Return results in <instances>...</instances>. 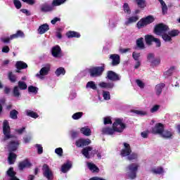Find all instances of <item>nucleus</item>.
Instances as JSON below:
<instances>
[{
    "instance_id": "nucleus-59",
    "label": "nucleus",
    "mask_w": 180,
    "mask_h": 180,
    "mask_svg": "<svg viewBox=\"0 0 180 180\" xmlns=\"http://www.w3.org/2000/svg\"><path fill=\"white\" fill-rule=\"evenodd\" d=\"M35 148H37V153L39 154H43V146L41 144H36Z\"/></svg>"
},
{
    "instance_id": "nucleus-12",
    "label": "nucleus",
    "mask_w": 180,
    "mask_h": 180,
    "mask_svg": "<svg viewBox=\"0 0 180 180\" xmlns=\"http://www.w3.org/2000/svg\"><path fill=\"white\" fill-rule=\"evenodd\" d=\"M107 78L108 79H110V81H120V79L119 75L112 70L107 72Z\"/></svg>"
},
{
    "instance_id": "nucleus-26",
    "label": "nucleus",
    "mask_w": 180,
    "mask_h": 180,
    "mask_svg": "<svg viewBox=\"0 0 180 180\" xmlns=\"http://www.w3.org/2000/svg\"><path fill=\"white\" fill-rule=\"evenodd\" d=\"M122 11L126 15H131V8H130V6L127 3H124Z\"/></svg>"
},
{
    "instance_id": "nucleus-21",
    "label": "nucleus",
    "mask_w": 180,
    "mask_h": 180,
    "mask_svg": "<svg viewBox=\"0 0 180 180\" xmlns=\"http://www.w3.org/2000/svg\"><path fill=\"white\" fill-rule=\"evenodd\" d=\"M30 165H32L30 162H29L27 160H25L19 163L18 168L19 169L22 170L25 169V168H29Z\"/></svg>"
},
{
    "instance_id": "nucleus-29",
    "label": "nucleus",
    "mask_w": 180,
    "mask_h": 180,
    "mask_svg": "<svg viewBox=\"0 0 180 180\" xmlns=\"http://www.w3.org/2000/svg\"><path fill=\"white\" fill-rule=\"evenodd\" d=\"M7 175L10 176V180H19V179L16 178L15 175H16V173L13 171V169L12 167L9 168L7 171Z\"/></svg>"
},
{
    "instance_id": "nucleus-46",
    "label": "nucleus",
    "mask_w": 180,
    "mask_h": 180,
    "mask_svg": "<svg viewBox=\"0 0 180 180\" xmlns=\"http://www.w3.org/2000/svg\"><path fill=\"white\" fill-rule=\"evenodd\" d=\"M103 98L104 101L110 100V93L108 91H103Z\"/></svg>"
},
{
    "instance_id": "nucleus-5",
    "label": "nucleus",
    "mask_w": 180,
    "mask_h": 180,
    "mask_svg": "<svg viewBox=\"0 0 180 180\" xmlns=\"http://www.w3.org/2000/svg\"><path fill=\"white\" fill-rule=\"evenodd\" d=\"M155 19L153 15H148L146 18H141L136 24L137 29H143V27H146L147 25H150V23H153Z\"/></svg>"
},
{
    "instance_id": "nucleus-39",
    "label": "nucleus",
    "mask_w": 180,
    "mask_h": 180,
    "mask_svg": "<svg viewBox=\"0 0 180 180\" xmlns=\"http://www.w3.org/2000/svg\"><path fill=\"white\" fill-rule=\"evenodd\" d=\"M154 39H155V37H154L153 35L148 34L145 36V41L148 46H150L151 43L154 41Z\"/></svg>"
},
{
    "instance_id": "nucleus-16",
    "label": "nucleus",
    "mask_w": 180,
    "mask_h": 180,
    "mask_svg": "<svg viewBox=\"0 0 180 180\" xmlns=\"http://www.w3.org/2000/svg\"><path fill=\"white\" fill-rule=\"evenodd\" d=\"M139 19V18L138 15L131 16L126 19L124 24L125 26H130V25H133V23H136V22H137Z\"/></svg>"
},
{
    "instance_id": "nucleus-42",
    "label": "nucleus",
    "mask_w": 180,
    "mask_h": 180,
    "mask_svg": "<svg viewBox=\"0 0 180 180\" xmlns=\"http://www.w3.org/2000/svg\"><path fill=\"white\" fill-rule=\"evenodd\" d=\"M139 8H146V0H134Z\"/></svg>"
},
{
    "instance_id": "nucleus-41",
    "label": "nucleus",
    "mask_w": 180,
    "mask_h": 180,
    "mask_svg": "<svg viewBox=\"0 0 180 180\" xmlns=\"http://www.w3.org/2000/svg\"><path fill=\"white\" fill-rule=\"evenodd\" d=\"M67 0H53L52 2V6H60V5H63V4H65Z\"/></svg>"
},
{
    "instance_id": "nucleus-48",
    "label": "nucleus",
    "mask_w": 180,
    "mask_h": 180,
    "mask_svg": "<svg viewBox=\"0 0 180 180\" xmlns=\"http://www.w3.org/2000/svg\"><path fill=\"white\" fill-rule=\"evenodd\" d=\"M136 84L141 89H144V86H146L144 82L141 81V79H136Z\"/></svg>"
},
{
    "instance_id": "nucleus-19",
    "label": "nucleus",
    "mask_w": 180,
    "mask_h": 180,
    "mask_svg": "<svg viewBox=\"0 0 180 180\" xmlns=\"http://www.w3.org/2000/svg\"><path fill=\"white\" fill-rule=\"evenodd\" d=\"M91 144V140L89 139H78L76 141L77 147H84V146H89Z\"/></svg>"
},
{
    "instance_id": "nucleus-64",
    "label": "nucleus",
    "mask_w": 180,
    "mask_h": 180,
    "mask_svg": "<svg viewBox=\"0 0 180 180\" xmlns=\"http://www.w3.org/2000/svg\"><path fill=\"white\" fill-rule=\"evenodd\" d=\"M9 50H10L9 46H5L2 48L1 51L2 53H9Z\"/></svg>"
},
{
    "instance_id": "nucleus-62",
    "label": "nucleus",
    "mask_w": 180,
    "mask_h": 180,
    "mask_svg": "<svg viewBox=\"0 0 180 180\" xmlns=\"http://www.w3.org/2000/svg\"><path fill=\"white\" fill-rule=\"evenodd\" d=\"M22 2L28 4V5H34L36 4V0H22Z\"/></svg>"
},
{
    "instance_id": "nucleus-55",
    "label": "nucleus",
    "mask_w": 180,
    "mask_h": 180,
    "mask_svg": "<svg viewBox=\"0 0 180 180\" xmlns=\"http://www.w3.org/2000/svg\"><path fill=\"white\" fill-rule=\"evenodd\" d=\"M140 57H141L140 53L133 52L132 58H134V60H135V61H140Z\"/></svg>"
},
{
    "instance_id": "nucleus-30",
    "label": "nucleus",
    "mask_w": 180,
    "mask_h": 180,
    "mask_svg": "<svg viewBox=\"0 0 180 180\" xmlns=\"http://www.w3.org/2000/svg\"><path fill=\"white\" fill-rule=\"evenodd\" d=\"M165 86V84L164 83H160L155 86V92L156 95L159 96V95H161V93L162 92V89Z\"/></svg>"
},
{
    "instance_id": "nucleus-56",
    "label": "nucleus",
    "mask_w": 180,
    "mask_h": 180,
    "mask_svg": "<svg viewBox=\"0 0 180 180\" xmlns=\"http://www.w3.org/2000/svg\"><path fill=\"white\" fill-rule=\"evenodd\" d=\"M8 79L11 82H16V76H15V75H13V73H12V72H10L8 73Z\"/></svg>"
},
{
    "instance_id": "nucleus-34",
    "label": "nucleus",
    "mask_w": 180,
    "mask_h": 180,
    "mask_svg": "<svg viewBox=\"0 0 180 180\" xmlns=\"http://www.w3.org/2000/svg\"><path fill=\"white\" fill-rule=\"evenodd\" d=\"M127 157V160H129V161H137V160H139V153H131Z\"/></svg>"
},
{
    "instance_id": "nucleus-3",
    "label": "nucleus",
    "mask_w": 180,
    "mask_h": 180,
    "mask_svg": "<svg viewBox=\"0 0 180 180\" xmlns=\"http://www.w3.org/2000/svg\"><path fill=\"white\" fill-rule=\"evenodd\" d=\"M51 68V65H50V64H47L42 67L39 72L35 75L36 78H37V79H40L41 81H44V79H46V77L49 74Z\"/></svg>"
},
{
    "instance_id": "nucleus-35",
    "label": "nucleus",
    "mask_w": 180,
    "mask_h": 180,
    "mask_svg": "<svg viewBox=\"0 0 180 180\" xmlns=\"http://www.w3.org/2000/svg\"><path fill=\"white\" fill-rule=\"evenodd\" d=\"M161 6H162V12L163 15H165L167 12H168V7L167 6V4H165V1L164 0H158Z\"/></svg>"
},
{
    "instance_id": "nucleus-14",
    "label": "nucleus",
    "mask_w": 180,
    "mask_h": 180,
    "mask_svg": "<svg viewBox=\"0 0 180 180\" xmlns=\"http://www.w3.org/2000/svg\"><path fill=\"white\" fill-rule=\"evenodd\" d=\"M42 169L44 171V175L47 179L51 180L53 178V173L47 165H44Z\"/></svg>"
},
{
    "instance_id": "nucleus-7",
    "label": "nucleus",
    "mask_w": 180,
    "mask_h": 180,
    "mask_svg": "<svg viewBox=\"0 0 180 180\" xmlns=\"http://www.w3.org/2000/svg\"><path fill=\"white\" fill-rule=\"evenodd\" d=\"M114 130L116 133H123V131L126 129V124L123 123V120L121 119L115 120V122L112 124Z\"/></svg>"
},
{
    "instance_id": "nucleus-17",
    "label": "nucleus",
    "mask_w": 180,
    "mask_h": 180,
    "mask_svg": "<svg viewBox=\"0 0 180 180\" xmlns=\"http://www.w3.org/2000/svg\"><path fill=\"white\" fill-rule=\"evenodd\" d=\"M173 136H174V132L168 129H163L162 134H160V136L162 139H172Z\"/></svg>"
},
{
    "instance_id": "nucleus-53",
    "label": "nucleus",
    "mask_w": 180,
    "mask_h": 180,
    "mask_svg": "<svg viewBox=\"0 0 180 180\" xmlns=\"http://www.w3.org/2000/svg\"><path fill=\"white\" fill-rule=\"evenodd\" d=\"M18 111L15 110H13L12 111H11L10 112V117L11 119H14V120H16L18 119Z\"/></svg>"
},
{
    "instance_id": "nucleus-33",
    "label": "nucleus",
    "mask_w": 180,
    "mask_h": 180,
    "mask_svg": "<svg viewBox=\"0 0 180 180\" xmlns=\"http://www.w3.org/2000/svg\"><path fill=\"white\" fill-rule=\"evenodd\" d=\"M15 67L17 70H25V68H27V64L23 61H18L16 63Z\"/></svg>"
},
{
    "instance_id": "nucleus-11",
    "label": "nucleus",
    "mask_w": 180,
    "mask_h": 180,
    "mask_svg": "<svg viewBox=\"0 0 180 180\" xmlns=\"http://www.w3.org/2000/svg\"><path fill=\"white\" fill-rule=\"evenodd\" d=\"M110 60H111V64L113 67L120 64V56L117 54L110 55Z\"/></svg>"
},
{
    "instance_id": "nucleus-49",
    "label": "nucleus",
    "mask_w": 180,
    "mask_h": 180,
    "mask_svg": "<svg viewBox=\"0 0 180 180\" xmlns=\"http://www.w3.org/2000/svg\"><path fill=\"white\" fill-rule=\"evenodd\" d=\"M117 26V21L114 20L113 19L110 20L109 21V27L110 29H115Z\"/></svg>"
},
{
    "instance_id": "nucleus-50",
    "label": "nucleus",
    "mask_w": 180,
    "mask_h": 180,
    "mask_svg": "<svg viewBox=\"0 0 180 180\" xmlns=\"http://www.w3.org/2000/svg\"><path fill=\"white\" fill-rule=\"evenodd\" d=\"M18 86L21 90L27 89V84H26V82H22V81L18 82Z\"/></svg>"
},
{
    "instance_id": "nucleus-24",
    "label": "nucleus",
    "mask_w": 180,
    "mask_h": 180,
    "mask_svg": "<svg viewBox=\"0 0 180 180\" xmlns=\"http://www.w3.org/2000/svg\"><path fill=\"white\" fill-rule=\"evenodd\" d=\"M66 36L68 37V39H71L72 37H77V39H79V37H81V34L75 31H68L66 33Z\"/></svg>"
},
{
    "instance_id": "nucleus-32",
    "label": "nucleus",
    "mask_w": 180,
    "mask_h": 180,
    "mask_svg": "<svg viewBox=\"0 0 180 180\" xmlns=\"http://www.w3.org/2000/svg\"><path fill=\"white\" fill-rule=\"evenodd\" d=\"M8 161L10 165L15 164V161H16V154L10 153L8 155Z\"/></svg>"
},
{
    "instance_id": "nucleus-36",
    "label": "nucleus",
    "mask_w": 180,
    "mask_h": 180,
    "mask_svg": "<svg viewBox=\"0 0 180 180\" xmlns=\"http://www.w3.org/2000/svg\"><path fill=\"white\" fill-rule=\"evenodd\" d=\"M72 165L70 162H67L65 163L62 167H61V171L65 174V172H68L70 169H71Z\"/></svg>"
},
{
    "instance_id": "nucleus-43",
    "label": "nucleus",
    "mask_w": 180,
    "mask_h": 180,
    "mask_svg": "<svg viewBox=\"0 0 180 180\" xmlns=\"http://www.w3.org/2000/svg\"><path fill=\"white\" fill-rule=\"evenodd\" d=\"M160 64H161V59L158 58H155L153 61L150 62V65H152V67H158Z\"/></svg>"
},
{
    "instance_id": "nucleus-1",
    "label": "nucleus",
    "mask_w": 180,
    "mask_h": 180,
    "mask_svg": "<svg viewBox=\"0 0 180 180\" xmlns=\"http://www.w3.org/2000/svg\"><path fill=\"white\" fill-rule=\"evenodd\" d=\"M169 30L168 26L164 24H159L155 27V34L158 36H162V39H163L164 41H171L172 40V37H175V36H178L179 34V31L176 30H173L172 31Z\"/></svg>"
},
{
    "instance_id": "nucleus-28",
    "label": "nucleus",
    "mask_w": 180,
    "mask_h": 180,
    "mask_svg": "<svg viewBox=\"0 0 180 180\" xmlns=\"http://www.w3.org/2000/svg\"><path fill=\"white\" fill-rule=\"evenodd\" d=\"M136 46L140 50H144L146 46L144 45V38L141 37L136 40Z\"/></svg>"
},
{
    "instance_id": "nucleus-27",
    "label": "nucleus",
    "mask_w": 180,
    "mask_h": 180,
    "mask_svg": "<svg viewBox=\"0 0 180 180\" xmlns=\"http://www.w3.org/2000/svg\"><path fill=\"white\" fill-rule=\"evenodd\" d=\"M86 89H93L94 91H96V89H98V86L95 84V82L89 81L86 84Z\"/></svg>"
},
{
    "instance_id": "nucleus-51",
    "label": "nucleus",
    "mask_w": 180,
    "mask_h": 180,
    "mask_svg": "<svg viewBox=\"0 0 180 180\" xmlns=\"http://www.w3.org/2000/svg\"><path fill=\"white\" fill-rule=\"evenodd\" d=\"M160 108H161V105H153L150 110V113H155L158 112V110H160Z\"/></svg>"
},
{
    "instance_id": "nucleus-54",
    "label": "nucleus",
    "mask_w": 180,
    "mask_h": 180,
    "mask_svg": "<svg viewBox=\"0 0 180 180\" xmlns=\"http://www.w3.org/2000/svg\"><path fill=\"white\" fill-rule=\"evenodd\" d=\"M175 70V67H171L167 71L165 72V75L166 77H169V75H172V72Z\"/></svg>"
},
{
    "instance_id": "nucleus-9",
    "label": "nucleus",
    "mask_w": 180,
    "mask_h": 180,
    "mask_svg": "<svg viewBox=\"0 0 180 180\" xmlns=\"http://www.w3.org/2000/svg\"><path fill=\"white\" fill-rule=\"evenodd\" d=\"M123 146V148L121 150V155L122 157H127L129 154H131V147L127 143H124Z\"/></svg>"
},
{
    "instance_id": "nucleus-20",
    "label": "nucleus",
    "mask_w": 180,
    "mask_h": 180,
    "mask_svg": "<svg viewBox=\"0 0 180 180\" xmlns=\"http://www.w3.org/2000/svg\"><path fill=\"white\" fill-rule=\"evenodd\" d=\"M98 86H100V88H105V89H112L115 86V83H106L105 82H101L98 84Z\"/></svg>"
},
{
    "instance_id": "nucleus-25",
    "label": "nucleus",
    "mask_w": 180,
    "mask_h": 180,
    "mask_svg": "<svg viewBox=\"0 0 180 180\" xmlns=\"http://www.w3.org/2000/svg\"><path fill=\"white\" fill-rule=\"evenodd\" d=\"M41 11L42 12H51V11H53V6L45 3L41 6Z\"/></svg>"
},
{
    "instance_id": "nucleus-15",
    "label": "nucleus",
    "mask_w": 180,
    "mask_h": 180,
    "mask_svg": "<svg viewBox=\"0 0 180 180\" xmlns=\"http://www.w3.org/2000/svg\"><path fill=\"white\" fill-rule=\"evenodd\" d=\"M52 56L56 58H60L62 56L61 48L58 46H55L51 49Z\"/></svg>"
},
{
    "instance_id": "nucleus-37",
    "label": "nucleus",
    "mask_w": 180,
    "mask_h": 180,
    "mask_svg": "<svg viewBox=\"0 0 180 180\" xmlns=\"http://www.w3.org/2000/svg\"><path fill=\"white\" fill-rule=\"evenodd\" d=\"M80 131L82 134H84V136H91V129H89L88 127L81 128Z\"/></svg>"
},
{
    "instance_id": "nucleus-13",
    "label": "nucleus",
    "mask_w": 180,
    "mask_h": 180,
    "mask_svg": "<svg viewBox=\"0 0 180 180\" xmlns=\"http://www.w3.org/2000/svg\"><path fill=\"white\" fill-rule=\"evenodd\" d=\"M101 131L103 134H105L107 136H115V134H116L113 126L112 127H105L102 129Z\"/></svg>"
},
{
    "instance_id": "nucleus-38",
    "label": "nucleus",
    "mask_w": 180,
    "mask_h": 180,
    "mask_svg": "<svg viewBox=\"0 0 180 180\" xmlns=\"http://www.w3.org/2000/svg\"><path fill=\"white\" fill-rule=\"evenodd\" d=\"M26 115L30 117H32V119H37V117H39V114H37V112L30 110L26 111Z\"/></svg>"
},
{
    "instance_id": "nucleus-4",
    "label": "nucleus",
    "mask_w": 180,
    "mask_h": 180,
    "mask_svg": "<svg viewBox=\"0 0 180 180\" xmlns=\"http://www.w3.org/2000/svg\"><path fill=\"white\" fill-rule=\"evenodd\" d=\"M103 71H105V66H98L90 68L89 73L91 78H98L103 74Z\"/></svg>"
},
{
    "instance_id": "nucleus-8",
    "label": "nucleus",
    "mask_w": 180,
    "mask_h": 180,
    "mask_svg": "<svg viewBox=\"0 0 180 180\" xmlns=\"http://www.w3.org/2000/svg\"><path fill=\"white\" fill-rule=\"evenodd\" d=\"M82 154L85 157V158H91L96 154V150L91 146H87L82 149Z\"/></svg>"
},
{
    "instance_id": "nucleus-22",
    "label": "nucleus",
    "mask_w": 180,
    "mask_h": 180,
    "mask_svg": "<svg viewBox=\"0 0 180 180\" xmlns=\"http://www.w3.org/2000/svg\"><path fill=\"white\" fill-rule=\"evenodd\" d=\"M150 172L155 175H162L165 172L164 168L162 167H153L151 169Z\"/></svg>"
},
{
    "instance_id": "nucleus-6",
    "label": "nucleus",
    "mask_w": 180,
    "mask_h": 180,
    "mask_svg": "<svg viewBox=\"0 0 180 180\" xmlns=\"http://www.w3.org/2000/svg\"><path fill=\"white\" fill-rule=\"evenodd\" d=\"M3 133L4 135L3 141H6V140L12 139V135H11V127H9V122H8V120L3 122Z\"/></svg>"
},
{
    "instance_id": "nucleus-45",
    "label": "nucleus",
    "mask_w": 180,
    "mask_h": 180,
    "mask_svg": "<svg viewBox=\"0 0 180 180\" xmlns=\"http://www.w3.org/2000/svg\"><path fill=\"white\" fill-rule=\"evenodd\" d=\"M133 112L139 116H147V111L146 110H134Z\"/></svg>"
},
{
    "instance_id": "nucleus-18",
    "label": "nucleus",
    "mask_w": 180,
    "mask_h": 180,
    "mask_svg": "<svg viewBox=\"0 0 180 180\" xmlns=\"http://www.w3.org/2000/svg\"><path fill=\"white\" fill-rule=\"evenodd\" d=\"M19 147V141H11L8 145V149L10 151H16Z\"/></svg>"
},
{
    "instance_id": "nucleus-23",
    "label": "nucleus",
    "mask_w": 180,
    "mask_h": 180,
    "mask_svg": "<svg viewBox=\"0 0 180 180\" xmlns=\"http://www.w3.org/2000/svg\"><path fill=\"white\" fill-rule=\"evenodd\" d=\"M50 27H49V25L47 24H44L41 25V26H39V29H38V33L39 34H44V33H46V32H49Z\"/></svg>"
},
{
    "instance_id": "nucleus-31",
    "label": "nucleus",
    "mask_w": 180,
    "mask_h": 180,
    "mask_svg": "<svg viewBox=\"0 0 180 180\" xmlns=\"http://www.w3.org/2000/svg\"><path fill=\"white\" fill-rule=\"evenodd\" d=\"M87 167L91 172H99V168L95 165V164L91 163V162H88L87 163Z\"/></svg>"
},
{
    "instance_id": "nucleus-47",
    "label": "nucleus",
    "mask_w": 180,
    "mask_h": 180,
    "mask_svg": "<svg viewBox=\"0 0 180 180\" xmlns=\"http://www.w3.org/2000/svg\"><path fill=\"white\" fill-rule=\"evenodd\" d=\"M39 91V88L34 86H30L28 87V92L31 93V94H37Z\"/></svg>"
},
{
    "instance_id": "nucleus-40",
    "label": "nucleus",
    "mask_w": 180,
    "mask_h": 180,
    "mask_svg": "<svg viewBox=\"0 0 180 180\" xmlns=\"http://www.w3.org/2000/svg\"><path fill=\"white\" fill-rule=\"evenodd\" d=\"M55 74L56 77H60V75H65V69H64V68H59L56 70Z\"/></svg>"
},
{
    "instance_id": "nucleus-61",
    "label": "nucleus",
    "mask_w": 180,
    "mask_h": 180,
    "mask_svg": "<svg viewBox=\"0 0 180 180\" xmlns=\"http://www.w3.org/2000/svg\"><path fill=\"white\" fill-rule=\"evenodd\" d=\"M55 153L58 155V157H61L63 155V151L61 148H57L55 149Z\"/></svg>"
},
{
    "instance_id": "nucleus-58",
    "label": "nucleus",
    "mask_w": 180,
    "mask_h": 180,
    "mask_svg": "<svg viewBox=\"0 0 180 180\" xmlns=\"http://www.w3.org/2000/svg\"><path fill=\"white\" fill-rule=\"evenodd\" d=\"M13 4L16 9H20L22 8V3L19 0H13Z\"/></svg>"
},
{
    "instance_id": "nucleus-44",
    "label": "nucleus",
    "mask_w": 180,
    "mask_h": 180,
    "mask_svg": "<svg viewBox=\"0 0 180 180\" xmlns=\"http://www.w3.org/2000/svg\"><path fill=\"white\" fill-rule=\"evenodd\" d=\"M84 113L82 112H78L72 115V118L73 120H79V119H81L82 117V115Z\"/></svg>"
},
{
    "instance_id": "nucleus-57",
    "label": "nucleus",
    "mask_w": 180,
    "mask_h": 180,
    "mask_svg": "<svg viewBox=\"0 0 180 180\" xmlns=\"http://www.w3.org/2000/svg\"><path fill=\"white\" fill-rule=\"evenodd\" d=\"M155 58V55L154 53H148L147 56V61L148 63H151Z\"/></svg>"
},
{
    "instance_id": "nucleus-60",
    "label": "nucleus",
    "mask_w": 180,
    "mask_h": 180,
    "mask_svg": "<svg viewBox=\"0 0 180 180\" xmlns=\"http://www.w3.org/2000/svg\"><path fill=\"white\" fill-rule=\"evenodd\" d=\"M104 124H112V118L110 117H105L103 118Z\"/></svg>"
},
{
    "instance_id": "nucleus-10",
    "label": "nucleus",
    "mask_w": 180,
    "mask_h": 180,
    "mask_svg": "<svg viewBox=\"0 0 180 180\" xmlns=\"http://www.w3.org/2000/svg\"><path fill=\"white\" fill-rule=\"evenodd\" d=\"M164 131V125L161 123H158L152 128V133L153 134H158L161 136L162 131Z\"/></svg>"
},
{
    "instance_id": "nucleus-63",
    "label": "nucleus",
    "mask_w": 180,
    "mask_h": 180,
    "mask_svg": "<svg viewBox=\"0 0 180 180\" xmlns=\"http://www.w3.org/2000/svg\"><path fill=\"white\" fill-rule=\"evenodd\" d=\"M31 140H32V137H30V136H25L23 138V143H25V144H27V143H30Z\"/></svg>"
},
{
    "instance_id": "nucleus-52",
    "label": "nucleus",
    "mask_w": 180,
    "mask_h": 180,
    "mask_svg": "<svg viewBox=\"0 0 180 180\" xmlns=\"http://www.w3.org/2000/svg\"><path fill=\"white\" fill-rule=\"evenodd\" d=\"M13 96H15V98H19L20 96V92L19 91V87L17 86L14 87L13 90Z\"/></svg>"
},
{
    "instance_id": "nucleus-2",
    "label": "nucleus",
    "mask_w": 180,
    "mask_h": 180,
    "mask_svg": "<svg viewBox=\"0 0 180 180\" xmlns=\"http://www.w3.org/2000/svg\"><path fill=\"white\" fill-rule=\"evenodd\" d=\"M140 165L139 163H131L127 166V176L129 178V179H135L137 176V171H139V167Z\"/></svg>"
}]
</instances>
